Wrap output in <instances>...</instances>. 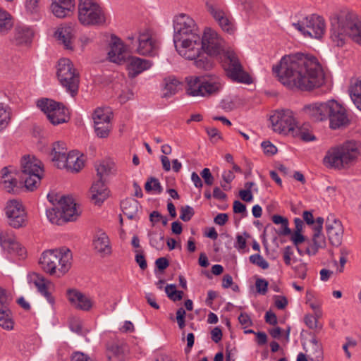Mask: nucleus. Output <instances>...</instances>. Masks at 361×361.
<instances>
[{"label":"nucleus","mask_w":361,"mask_h":361,"mask_svg":"<svg viewBox=\"0 0 361 361\" xmlns=\"http://www.w3.org/2000/svg\"><path fill=\"white\" fill-rule=\"evenodd\" d=\"M278 80L288 89L310 91L320 87L324 75L316 57L302 53L282 57L279 64L273 67Z\"/></svg>","instance_id":"nucleus-1"},{"label":"nucleus","mask_w":361,"mask_h":361,"mask_svg":"<svg viewBox=\"0 0 361 361\" xmlns=\"http://www.w3.org/2000/svg\"><path fill=\"white\" fill-rule=\"evenodd\" d=\"M361 157V142L351 140L330 147L323 159L329 169L343 170L355 164Z\"/></svg>","instance_id":"nucleus-2"},{"label":"nucleus","mask_w":361,"mask_h":361,"mask_svg":"<svg viewBox=\"0 0 361 361\" xmlns=\"http://www.w3.org/2000/svg\"><path fill=\"white\" fill-rule=\"evenodd\" d=\"M331 39L338 47H343L347 37L361 44V23L355 20L354 15L347 11H341L332 21Z\"/></svg>","instance_id":"nucleus-3"},{"label":"nucleus","mask_w":361,"mask_h":361,"mask_svg":"<svg viewBox=\"0 0 361 361\" xmlns=\"http://www.w3.org/2000/svg\"><path fill=\"white\" fill-rule=\"evenodd\" d=\"M72 260L71 251L61 247L44 251L39 259V264L46 273L60 278L69 271Z\"/></svg>","instance_id":"nucleus-4"},{"label":"nucleus","mask_w":361,"mask_h":361,"mask_svg":"<svg viewBox=\"0 0 361 361\" xmlns=\"http://www.w3.org/2000/svg\"><path fill=\"white\" fill-rule=\"evenodd\" d=\"M20 178L27 190L34 191L40 184L44 176V167L42 161L35 156L25 155L20 161Z\"/></svg>","instance_id":"nucleus-5"},{"label":"nucleus","mask_w":361,"mask_h":361,"mask_svg":"<svg viewBox=\"0 0 361 361\" xmlns=\"http://www.w3.org/2000/svg\"><path fill=\"white\" fill-rule=\"evenodd\" d=\"M105 10L95 0H79L78 20L85 26L101 27L106 25Z\"/></svg>","instance_id":"nucleus-6"},{"label":"nucleus","mask_w":361,"mask_h":361,"mask_svg":"<svg viewBox=\"0 0 361 361\" xmlns=\"http://www.w3.org/2000/svg\"><path fill=\"white\" fill-rule=\"evenodd\" d=\"M186 92L191 97H209L217 94L222 88L219 78L207 80L201 77L186 78Z\"/></svg>","instance_id":"nucleus-7"},{"label":"nucleus","mask_w":361,"mask_h":361,"mask_svg":"<svg viewBox=\"0 0 361 361\" xmlns=\"http://www.w3.org/2000/svg\"><path fill=\"white\" fill-rule=\"evenodd\" d=\"M58 80L61 85L72 96L78 91L80 76L73 63L66 58L61 59L57 64L56 72Z\"/></svg>","instance_id":"nucleus-8"},{"label":"nucleus","mask_w":361,"mask_h":361,"mask_svg":"<svg viewBox=\"0 0 361 361\" xmlns=\"http://www.w3.org/2000/svg\"><path fill=\"white\" fill-rule=\"evenodd\" d=\"M224 56V69L226 75L232 81L247 85L252 82L251 76L244 70L237 54L233 51H225Z\"/></svg>","instance_id":"nucleus-9"},{"label":"nucleus","mask_w":361,"mask_h":361,"mask_svg":"<svg viewBox=\"0 0 361 361\" xmlns=\"http://www.w3.org/2000/svg\"><path fill=\"white\" fill-rule=\"evenodd\" d=\"M127 39L130 42L133 47H135V51L137 54L154 56L157 53L159 42L149 30H140L135 34L129 35Z\"/></svg>","instance_id":"nucleus-10"},{"label":"nucleus","mask_w":361,"mask_h":361,"mask_svg":"<svg viewBox=\"0 0 361 361\" xmlns=\"http://www.w3.org/2000/svg\"><path fill=\"white\" fill-rule=\"evenodd\" d=\"M293 26L299 30L305 37L320 39L323 37L326 25L324 19L317 15H311L302 18Z\"/></svg>","instance_id":"nucleus-11"},{"label":"nucleus","mask_w":361,"mask_h":361,"mask_svg":"<svg viewBox=\"0 0 361 361\" xmlns=\"http://www.w3.org/2000/svg\"><path fill=\"white\" fill-rule=\"evenodd\" d=\"M200 35L198 25L188 15L180 13L173 20V41Z\"/></svg>","instance_id":"nucleus-12"},{"label":"nucleus","mask_w":361,"mask_h":361,"mask_svg":"<svg viewBox=\"0 0 361 361\" xmlns=\"http://www.w3.org/2000/svg\"><path fill=\"white\" fill-rule=\"evenodd\" d=\"M272 129L274 132L290 136L297 122L293 113L288 110H277L270 116Z\"/></svg>","instance_id":"nucleus-13"},{"label":"nucleus","mask_w":361,"mask_h":361,"mask_svg":"<svg viewBox=\"0 0 361 361\" xmlns=\"http://www.w3.org/2000/svg\"><path fill=\"white\" fill-rule=\"evenodd\" d=\"M200 45L208 55L216 56L224 52L225 41L215 30L205 27L200 38Z\"/></svg>","instance_id":"nucleus-14"},{"label":"nucleus","mask_w":361,"mask_h":361,"mask_svg":"<svg viewBox=\"0 0 361 361\" xmlns=\"http://www.w3.org/2000/svg\"><path fill=\"white\" fill-rule=\"evenodd\" d=\"M327 119L333 130L345 128L350 123L345 107L334 99L329 100Z\"/></svg>","instance_id":"nucleus-15"},{"label":"nucleus","mask_w":361,"mask_h":361,"mask_svg":"<svg viewBox=\"0 0 361 361\" xmlns=\"http://www.w3.org/2000/svg\"><path fill=\"white\" fill-rule=\"evenodd\" d=\"M0 245L4 252L11 255L24 259L27 257L25 248L18 241L12 231L0 232Z\"/></svg>","instance_id":"nucleus-16"},{"label":"nucleus","mask_w":361,"mask_h":361,"mask_svg":"<svg viewBox=\"0 0 361 361\" xmlns=\"http://www.w3.org/2000/svg\"><path fill=\"white\" fill-rule=\"evenodd\" d=\"M94 131L99 137H107L111 130L112 112L109 108H97L92 114Z\"/></svg>","instance_id":"nucleus-17"},{"label":"nucleus","mask_w":361,"mask_h":361,"mask_svg":"<svg viewBox=\"0 0 361 361\" xmlns=\"http://www.w3.org/2000/svg\"><path fill=\"white\" fill-rule=\"evenodd\" d=\"M178 54L186 59L193 60L199 56L201 52L200 35L173 41Z\"/></svg>","instance_id":"nucleus-18"},{"label":"nucleus","mask_w":361,"mask_h":361,"mask_svg":"<svg viewBox=\"0 0 361 361\" xmlns=\"http://www.w3.org/2000/svg\"><path fill=\"white\" fill-rule=\"evenodd\" d=\"M207 11L214 18L223 31L233 34L235 27L232 18L219 4L213 2L206 4Z\"/></svg>","instance_id":"nucleus-19"},{"label":"nucleus","mask_w":361,"mask_h":361,"mask_svg":"<svg viewBox=\"0 0 361 361\" xmlns=\"http://www.w3.org/2000/svg\"><path fill=\"white\" fill-rule=\"evenodd\" d=\"M5 211L11 226L18 228L25 225L26 213L21 202L18 200L8 201Z\"/></svg>","instance_id":"nucleus-20"},{"label":"nucleus","mask_w":361,"mask_h":361,"mask_svg":"<svg viewBox=\"0 0 361 361\" xmlns=\"http://www.w3.org/2000/svg\"><path fill=\"white\" fill-rule=\"evenodd\" d=\"M66 296L71 306L76 310L88 312L93 307L94 302L91 298L77 289H68Z\"/></svg>","instance_id":"nucleus-21"},{"label":"nucleus","mask_w":361,"mask_h":361,"mask_svg":"<svg viewBox=\"0 0 361 361\" xmlns=\"http://www.w3.org/2000/svg\"><path fill=\"white\" fill-rule=\"evenodd\" d=\"M61 214L64 222L75 221L81 214V210L74 200L70 197H61L59 202Z\"/></svg>","instance_id":"nucleus-22"},{"label":"nucleus","mask_w":361,"mask_h":361,"mask_svg":"<svg viewBox=\"0 0 361 361\" xmlns=\"http://www.w3.org/2000/svg\"><path fill=\"white\" fill-rule=\"evenodd\" d=\"M326 228L330 243L334 246H339L343 235L341 222L333 216H329L326 222Z\"/></svg>","instance_id":"nucleus-23"},{"label":"nucleus","mask_w":361,"mask_h":361,"mask_svg":"<svg viewBox=\"0 0 361 361\" xmlns=\"http://www.w3.org/2000/svg\"><path fill=\"white\" fill-rule=\"evenodd\" d=\"M324 219L322 217H317L316 223L312 227V245L306 247V252L307 255H315L319 248L323 247L326 245L324 235L322 233L323 228Z\"/></svg>","instance_id":"nucleus-24"},{"label":"nucleus","mask_w":361,"mask_h":361,"mask_svg":"<svg viewBox=\"0 0 361 361\" xmlns=\"http://www.w3.org/2000/svg\"><path fill=\"white\" fill-rule=\"evenodd\" d=\"M329 100L325 102H315L303 106L304 114L314 121L327 120Z\"/></svg>","instance_id":"nucleus-25"},{"label":"nucleus","mask_w":361,"mask_h":361,"mask_svg":"<svg viewBox=\"0 0 361 361\" xmlns=\"http://www.w3.org/2000/svg\"><path fill=\"white\" fill-rule=\"evenodd\" d=\"M55 39L64 49L73 50L74 30L72 26L67 24H61L56 28L54 33Z\"/></svg>","instance_id":"nucleus-26"},{"label":"nucleus","mask_w":361,"mask_h":361,"mask_svg":"<svg viewBox=\"0 0 361 361\" xmlns=\"http://www.w3.org/2000/svg\"><path fill=\"white\" fill-rule=\"evenodd\" d=\"M28 281L35 285L38 291L45 297L51 305L54 304V298L49 291V289L53 285L50 281L46 279L42 275L33 272L28 275Z\"/></svg>","instance_id":"nucleus-27"},{"label":"nucleus","mask_w":361,"mask_h":361,"mask_svg":"<svg viewBox=\"0 0 361 361\" xmlns=\"http://www.w3.org/2000/svg\"><path fill=\"white\" fill-rule=\"evenodd\" d=\"M108 58L110 61L117 64L125 62L126 58L125 46L120 39L115 37L112 39L108 52Z\"/></svg>","instance_id":"nucleus-28"},{"label":"nucleus","mask_w":361,"mask_h":361,"mask_svg":"<svg viewBox=\"0 0 361 361\" xmlns=\"http://www.w3.org/2000/svg\"><path fill=\"white\" fill-rule=\"evenodd\" d=\"M94 249L102 256H109L111 253V247L108 235L102 230L97 231L93 238Z\"/></svg>","instance_id":"nucleus-29"},{"label":"nucleus","mask_w":361,"mask_h":361,"mask_svg":"<svg viewBox=\"0 0 361 361\" xmlns=\"http://www.w3.org/2000/svg\"><path fill=\"white\" fill-rule=\"evenodd\" d=\"M109 191L105 181L94 180L90 189L91 200L96 204L102 203L108 197Z\"/></svg>","instance_id":"nucleus-30"},{"label":"nucleus","mask_w":361,"mask_h":361,"mask_svg":"<svg viewBox=\"0 0 361 361\" xmlns=\"http://www.w3.org/2000/svg\"><path fill=\"white\" fill-rule=\"evenodd\" d=\"M152 65V61L137 56H132L129 59L127 65L128 75L131 78H135L140 73L149 69Z\"/></svg>","instance_id":"nucleus-31"},{"label":"nucleus","mask_w":361,"mask_h":361,"mask_svg":"<svg viewBox=\"0 0 361 361\" xmlns=\"http://www.w3.org/2000/svg\"><path fill=\"white\" fill-rule=\"evenodd\" d=\"M75 8V0H52L51 8L57 18L68 16Z\"/></svg>","instance_id":"nucleus-32"},{"label":"nucleus","mask_w":361,"mask_h":361,"mask_svg":"<svg viewBox=\"0 0 361 361\" xmlns=\"http://www.w3.org/2000/svg\"><path fill=\"white\" fill-rule=\"evenodd\" d=\"M1 183L6 192L12 194H18L25 188L21 182L19 183L15 177L8 173L7 168L2 169V180Z\"/></svg>","instance_id":"nucleus-33"},{"label":"nucleus","mask_w":361,"mask_h":361,"mask_svg":"<svg viewBox=\"0 0 361 361\" xmlns=\"http://www.w3.org/2000/svg\"><path fill=\"white\" fill-rule=\"evenodd\" d=\"M121 207L124 215L129 219L137 220L138 212L140 208L138 201L133 198H127L121 203Z\"/></svg>","instance_id":"nucleus-34"},{"label":"nucleus","mask_w":361,"mask_h":361,"mask_svg":"<svg viewBox=\"0 0 361 361\" xmlns=\"http://www.w3.org/2000/svg\"><path fill=\"white\" fill-rule=\"evenodd\" d=\"M97 180L105 181L114 172V164L109 161H101L94 164Z\"/></svg>","instance_id":"nucleus-35"},{"label":"nucleus","mask_w":361,"mask_h":361,"mask_svg":"<svg viewBox=\"0 0 361 361\" xmlns=\"http://www.w3.org/2000/svg\"><path fill=\"white\" fill-rule=\"evenodd\" d=\"M125 345L119 342H112L106 345L109 361H121L124 357Z\"/></svg>","instance_id":"nucleus-36"},{"label":"nucleus","mask_w":361,"mask_h":361,"mask_svg":"<svg viewBox=\"0 0 361 361\" xmlns=\"http://www.w3.org/2000/svg\"><path fill=\"white\" fill-rule=\"evenodd\" d=\"M181 82L175 76L169 75L164 79L163 97L168 98L176 94Z\"/></svg>","instance_id":"nucleus-37"},{"label":"nucleus","mask_w":361,"mask_h":361,"mask_svg":"<svg viewBox=\"0 0 361 361\" xmlns=\"http://www.w3.org/2000/svg\"><path fill=\"white\" fill-rule=\"evenodd\" d=\"M66 169L72 173L79 172L84 166V159L76 152L68 153Z\"/></svg>","instance_id":"nucleus-38"},{"label":"nucleus","mask_w":361,"mask_h":361,"mask_svg":"<svg viewBox=\"0 0 361 361\" xmlns=\"http://www.w3.org/2000/svg\"><path fill=\"white\" fill-rule=\"evenodd\" d=\"M310 344L308 350H306L310 360L311 361H322L324 356L322 344L315 336L310 340Z\"/></svg>","instance_id":"nucleus-39"},{"label":"nucleus","mask_w":361,"mask_h":361,"mask_svg":"<svg viewBox=\"0 0 361 361\" xmlns=\"http://www.w3.org/2000/svg\"><path fill=\"white\" fill-rule=\"evenodd\" d=\"M33 31L25 26H17L15 29V41L18 44H27L33 37Z\"/></svg>","instance_id":"nucleus-40"},{"label":"nucleus","mask_w":361,"mask_h":361,"mask_svg":"<svg viewBox=\"0 0 361 361\" xmlns=\"http://www.w3.org/2000/svg\"><path fill=\"white\" fill-rule=\"evenodd\" d=\"M349 92L353 103L361 111V78L351 80Z\"/></svg>","instance_id":"nucleus-41"},{"label":"nucleus","mask_w":361,"mask_h":361,"mask_svg":"<svg viewBox=\"0 0 361 361\" xmlns=\"http://www.w3.org/2000/svg\"><path fill=\"white\" fill-rule=\"evenodd\" d=\"M68 117V109L60 103L58 107L54 109V111L49 114L48 119L52 124L58 125L66 122Z\"/></svg>","instance_id":"nucleus-42"},{"label":"nucleus","mask_w":361,"mask_h":361,"mask_svg":"<svg viewBox=\"0 0 361 361\" xmlns=\"http://www.w3.org/2000/svg\"><path fill=\"white\" fill-rule=\"evenodd\" d=\"M0 326L6 330H12L14 322L11 310L8 307L0 308Z\"/></svg>","instance_id":"nucleus-43"},{"label":"nucleus","mask_w":361,"mask_h":361,"mask_svg":"<svg viewBox=\"0 0 361 361\" xmlns=\"http://www.w3.org/2000/svg\"><path fill=\"white\" fill-rule=\"evenodd\" d=\"M13 25L11 16L5 10L0 8V32L6 33Z\"/></svg>","instance_id":"nucleus-44"},{"label":"nucleus","mask_w":361,"mask_h":361,"mask_svg":"<svg viewBox=\"0 0 361 361\" xmlns=\"http://www.w3.org/2000/svg\"><path fill=\"white\" fill-rule=\"evenodd\" d=\"M60 103L56 102L52 99L44 98L37 101V106L47 115V118L49 116L54 109L58 107Z\"/></svg>","instance_id":"nucleus-45"},{"label":"nucleus","mask_w":361,"mask_h":361,"mask_svg":"<svg viewBox=\"0 0 361 361\" xmlns=\"http://www.w3.org/2000/svg\"><path fill=\"white\" fill-rule=\"evenodd\" d=\"M290 136L299 138L305 142L313 141L315 140V137L310 130L299 127L298 125H296Z\"/></svg>","instance_id":"nucleus-46"},{"label":"nucleus","mask_w":361,"mask_h":361,"mask_svg":"<svg viewBox=\"0 0 361 361\" xmlns=\"http://www.w3.org/2000/svg\"><path fill=\"white\" fill-rule=\"evenodd\" d=\"M47 216L52 224L61 225L64 222L62 214H61L60 207L48 209L47 211Z\"/></svg>","instance_id":"nucleus-47"},{"label":"nucleus","mask_w":361,"mask_h":361,"mask_svg":"<svg viewBox=\"0 0 361 361\" xmlns=\"http://www.w3.org/2000/svg\"><path fill=\"white\" fill-rule=\"evenodd\" d=\"M145 189L147 192H154L159 194L162 192V187L159 180L154 177H150L145 183Z\"/></svg>","instance_id":"nucleus-48"},{"label":"nucleus","mask_w":361,"mask_h":361,"mask_svg":"<svg viewBox=\"0 0 361 361\" xmlns=\"http://www.w3.org/2000/svg\"><path fill=\"white\" fill-rule=\"evenodd\" d=\"M195 60V66L200 69L208 71L213 67V62L207 56L199 55Z\"/></svg>","instance_id":"nucleus-49"},{"label":"nucleus","mask_w":361,"mask_h":361,"mask_svg":"<svg viewBox=\"0 0 361 361\" xmlns=\"http://www.w3.org/2000/svg\"><path fill=\"white\" fill-rule=\"evenodd\" d=\"M67 152V147L63 142L57 141L53 143L51 155L53 157H58L63 155Z\"/></svg>","instance_id":"nucleus-50"},{"label":"nucleus","mask_w":361,"mask_h":361,"mask_svg":"<svg viewBox=\"0 0 361 361\" xmlns=\"http://www.w3.org/2000/svg\"><path fill=\"white\" fill-rule=\"evenodd\" d=\"M250 262L255 264L262 269H267L269 268V263L259 254L252 255L249 257Z\"/></svg>","instance_id":"nucleus-51"},{"label":"nucleus","mask_w":361,"mask_h":361,"mask_svg":"<svg viewBox=\"0 0 361 361\" xmlns=\"http://www.w3.org/2000/svg\"><path fill=\"white\" fill-rule=\"evenodd\" d=\"M10 112L2 104H0V128H6L10 122Z\"/></svg>","instance_id":"nucleus-52"},{"label":"nucleus","mask_w":361,"mask_h":361,"mask_svg":"<svg viewBox=\"0 0 361 361\" xmlns=\"http://www.w3.org/2000/svg\"><path fill=\"white\" fill-rule=\"evenodd\" d=\"M195 212L193 208L190 206H184L180 209V219L183 221H189L191 218L193 216Z\"/></svg>","instance_id":"nucleus-53"},{"label":"nucleus","mask_w":361,"mask_h":361,"mask_svg":"<svg viewBox=\"0 0 361 361\" xmlns=\"http://www.w3.org/2000/svg\"><path fill=\"white\" fill-rule=\"evenodd\" d=\"M68 159V154L67 152L66 154H63V155H59L58 157H53L51 158L52 161L54 162V165L59 168V169H66V159Z\"/></svg>","instance_id":"nucleus-54"},{"label":"nucleus","mask_w":361,"mask_h":361,"mask_svg":"<svg viewBox=\"0 0 361 361\" xmlns=\"http://www.w3.org/2000/svg\"><path fill=\"white\" fill-rule=\"evenodd\" d=\"M206 132L212 142H216L221 139V133L216 128H206Z\"/></svg>","instance_id":"nucleus-55"},{"label":"nucleus","mask_w":361,"mask_h":361,"mask_svg":"<svg viewBox=\"0 0 361 361\" xmlns=\"http://www.w3.org/2000/svg\"><path fill=\"white\" fill-rule=\"evenodd\" d=\"M164 235L160 234L159 235H153L150 238V244L157 250L162 249L164 247Z\"/></svg>","instance_id":"nucleus-56"},{"label":"nucleus","mask_w":361,"mask_h":361,"mask_svg":"<svg viewBox=\"0 0 361 361\" xmlns=\"http://www.w3.org/2000/svg\"><path fill=\"white\" fill-rule=\"evenodd\" d=\"M257 293L265 295L267 292L268 282L265 279H257L255 282Z\"/></svg>","instance_id":"nucleus-57"},{"label":"nucleus","mask_w":361,"mask_h":361,"mask_svg":"<svg viewBox=\"0 0 361 361\" xmlns=\"http://www.w3.org/2000/svg\"><path fill=\"white\" fill-rule=\"evenodd\" d=\"M200 176L204 179L206 185H212L214 183V178L212 176L209 169L204 168L200 173Z\"/></svg>","instance_id":"nucleus-58"},{"label":"nucleus","mask_w":361,"mask_h":361,"mask_svg":"<svg viewBox=\"0 0 361 361\" xmlns=\"http://www.w3.org/2000/svg\"><path fill=\"white\" fill-rule=\"evenodd\" d=\"M185 310L183 307H180L178 309L176 312V320L178 325L180 329H183L185 326Z\"/></svg>","instance_id":"nucleus-59"},{"label":"nucleus","mask_w":361,"mask_h":361,"mask_svg":"<svg viewBox=\"0 0 361 361\" xmlns=\"http://www.w3.org/2000/svg\"><path fill=\"white\" fill-rule=\"evenodd\" d=\"M11 299L6 290L0 287V308L8 307Z\"/></svg>","instance_id":"nucleus-60"},{"label":"nucleus","mask_w":361,"mask_h":361,"mask_svg":"<svg viewBox=\"0 0 361 361\" xmlns=\"http://www.w3.org/2000/svg\"><path fill=\"white\" fill-rule=\"evenodd\" d=\"M265 154L274 155L277 152V148L269 141H264L262 143Z\"/></svg>","instance_id":"nucleus-61"},{"label":"nucleus","mask_w":361,"mask_h":361,"mask_svg":"<svg viewBox=\"0 0 361 361\" xmlns=\"http://www.w3.org/2000/svg\"><path fill=\"white\" fill-rule=\"evenodd\" d=\"M71 361H94L92 357L81 352H75L71 356Z\"/></svg>","instance_id":"nucleus-62"},{"label":"nucleus","mask_w":361,"mask_h":361,"mask_svg":"<svg viewBox=\"0 0 361 361\" xmlns=\"http://www.w3.org/2000/svg\"><path fill=\"white\" fill-rule=\"evenodd\" d=\"M293 255V251L291 247L286 246L283 250V258L286 265H290L291 262V257Z\"/></svg>","instance_id":"nucleus-63"},{"label":"nucleus","mask_w":361,"mask_h":361,"mask_svg":"<svg viewBox=\"0 0 361 361\" xmlns=\"http://www.w3.org/2000/svg\"><path fill=\"white\" fill-rule=\"evenodd\" d=\"M305 322L310 329H316L317 327V319L313 315H306Z\"/></svg>","instance_id":"nucleus-64"}]
</instances>
